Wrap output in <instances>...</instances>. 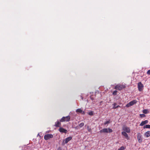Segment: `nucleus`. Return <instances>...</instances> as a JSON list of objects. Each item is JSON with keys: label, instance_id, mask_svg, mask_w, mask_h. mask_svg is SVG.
<instances>
[{"label": "nucleus", "instance_id": "nucleus-8", "mask_svg": "<svg viewBox=\"0 0 150 150\" xmlns=\"http://www.w3.org/2000/svg\"><path fill=\"white\" fill-rule=\"evenodd\" d=\"M137 139L139 143H141L142 141V138L141 134L139 133H137Z\"/></svg>", "mask_w": 150, "mask_h": 150}, {"label": "nucleus", "instance_id": "nucleus-26", "mask_svg": "<svg viewBox=\"0 0 150 150\" xmlns=\"http://www.w3.org/2000/svg\"><path fill=\"white\" fill-rule=\"evenodd\" d=\"M147 74L149 75H150V69L147 71Z\"/></svg>", "mask_w": 150, "mask_h": 150}, {"label": "nucleus", "instance_id": "nucleus-2", "mask_svg": "<svg viewBox=\"0 0 150 150\" xmlns=\"http://www.w3.org/2000/svg\"><path fill=\"white\" fill-rule=\"evenodd\" d=\"M112 130L110 128H104L101 130L100 132V133H110L112 132Z\"/></svg>", "mask_w": 150, "mask_h": 150}, {"label": "nucleus", "instance_id": "nucleus-12", "mask_svg": "<svg viewBox=\"0 0 150 150\" xmlns=\"http://www.w3.org/2000/svg\"><path fill=\"white\" fill-rule=\"evenodd\" d=\"M76 112H77L81 113L83 115H84L85 114V112L84 111H83L81 109L79 108L77 109L76 110Z\"/></svg>", "mask_w": 150, "mask_h": 150}, {"label": "nucleus", "instance_id": "nucleus-3", "mask_svg": "<svg viewBox=\"0 0 150 150\" xmlns=\"http://www.w3.org/2000/svg\"><path fill=\"white\" fill-rule=\"evenodd\" d=\"M70 117L68 116L66 117H63L60 120V121L61 122H69L70 120Z\"/></svg>", "mask_w": 150, "mask_h": 150}, {"label": "nucleus", "instance_id": "nucleus-5", "mask_svg": "<svg viewBox=\"0 0 150 150\" xmlns=\"http://www.w3.org/2000/svg\"><path fill=\"white\" fill-rule=\"evenodd\" d=\"M137 102V100H134L132 101H131L129 103L127 104L126 105V107L127 108H128L129 107L131 106H132L135 104H136Z\"/></svg>", "mask_w": 150, "mask_h": 150}, {"label": "nucleus", "instance_id": "nucleus-17", "mask_svg": "<svg viewBox=\"0 0 150 150\" xmlns=\"http://www.w3.org/2000/svg\"><path fill=\"white\" fill-rule=\"evenodd\" d=\"M87 130L89 132H91L92 130L91 128L89 127V126H87Z\"/></svg>", "mask_w": 150, "mask_h": 150}, {"label": "nucleus", "instance_id": "nucleus-24", "mask_svg": "<svg viewBox=\"0 0 150 150\" xmlns=\"http://www.w3.org/2000/svg\"><path fill=\"white\" fill-rule=\"evenodd\" d=\"M143 112L144 114H146L147 113V111L146 110H143Z\"/></svg>", "mask_w": 150, "mask_h": 150}, {"label": "nucleus", "instance_id": "nucleus-25", "mask_svg": "<svg viewBox=\"0 0 150 150\" xmlns=\"http://www.w3.org/2000/svg\"><path fill=\"white\" fill-rule=\"evenodd\" d=\"M140 115L141 117H145V115L144 114H140Z\"/></svg>", "mask_w": 150, "mask_h": 150}, {"label": "nucleus", "instance_id": "nucleus-10", "mask_svg": "<svg viewBox=\"0 0 150 150\" xmlns=\"http://www.w3.org/2000/svg\"><path fill=\"white\" fill-rule=\"evenodd\" d=\"M59 131L60 132L67 133V130L62 127H60L59 129Z\"/></svg>", "mask_w": 150, "mask_h": 150}, {"label": "nucleus", "instance_id": "nucleus-13", "mask_svg": "<svg viewBox=\"0 0 150 150\" xmlns=\"http://www.w3.org/2000/svg\"><path fill=\"white\" fill-rule=\"evenodd\" d=\"M148 122V121L147 120H146L144 121H142L140 124V126H142L144 125L147 124Z\"/></svg>", "mask_w": 150, "mask_h": 150}, {"label": "nucleus", "instance_id": "nucleus-22", "mask_svg": "<svg viewBox=\"0 0 150 150\" xmlns=\"http://www.w3.org/2000/svg\"><path fill=\"white\" fill-rule=\"evenodd\" d=\"M110 123V120H108V121H107L106 122H105L104 123V125H106L107 124H109Z\"/></svg>", "mask_w": 150, "mask_h": 150}, {"label": "nucleus", "instance_id": "nucleus-7", "mask_svg": "<svg viewBox=\"0 0 150 150\" xmlns=\"http://www.w3.org/2000/svg\"><path fill=\"white\" fill-rule=\"evenodd\" d=\"M72 137H69L66 138L65 140H64L63 141V143L64 144H67L71 140Z\"/></svg>", "mask_w": 150, "mask_h": 150}, {"label": "nucleus", "instance_id": "nucleus-14", "mask_svg": "<svg viewBox=\"0 0 150 150\" xmlns=\"http://www.w3.org/2000/svg\"><path fill=\"white\" fill-rule=\"evenodd\" d=\"M54 126L57 127H61V124L59 122L57 121L55 123Z\"/></svg>", "mask_w": 150, "mask_h": 150}, {"label": "nucleus", "instance_id": "nucleus-20", "mask_svg": "<svg viewBox=\"0 0 150 150\" xmlns=\"http://www.w3.org/2000/svg\"><path fill=\"white\" fill-rule=\"evenodd\" d=\"M117 90H115L113 92L112 94L114 95H116L117 94Z\"/></svg>", "mask_w": 150, "mask_h": 150}, {"label": "nucleus", "instance_id": "nucleus-1", "mask_svg": "<svg viewBox=\"0 0 150 150\" xmlns=\"http://www.w3.org/2000/svg\"><path fill=\"white\" fill-rule=\"evenodd\" d=\"M125 88V86L123 84H118L115 86L114 89L120 91Z\"/></svg>", "mask_w": 150, "mask_h": 150}, {"label": "nucleus", "instance_id": "nucleus-23", "mask_svg": "<svg viewBox=\"0 0 150 150\" xmlns=\"http://www.w3.org/2000/svg\"><path fill=\"white\" fill-rule=\"evenodd\" d=\"M125 148L124 146H122L120 148H119L118 150H124Z\"/></svg>", "mask_w": 150, "mask_h": 150}, {"label": "nucleus", "instance_id": "nucleus-6", "mask_svg": "<svg viewBox=\"0 0 150 150\" xmlns=\"http://www.w3.org/2000/svg\"><path fill=\"white\" fill-rule=\"evenodd\" d=\"M53 135L52 134H47L45 135L44 136V138L45 140H47L50 138H52Z\"/></svg>", "mask_w": 150, "mask_h": 150}, {"label": "nucleus", "instance_id": "nucleus-15", "mask_svg": "<svg viewBox=\"0 0 150 150\" xmlns=\"http://www.w3.org/2000/svg\"><path fill=\"white\" fill-rule=\"evenodd\" d=\"M145 136L146 137H148L150 136V131L146 132L144 134Z\"/></svg>", "mask_w": 150, "mask_h": 150}, {"label": "nucleus", "instance_id": "nucleus-4", "mask_svg": "<svg viewBox=\"0 0 150 150\" xmlns=\"http://www.w3.org/2000/svg\"><path fill=\"white\" fill-rule=\"evenodd\" d=\"M144 85L141 82H139L137 84V88L139 91H142L143 89Z\"/></svg>", "mask_w": 150, "mask_h": 150}, {"label": "nucleus", "instance_id": "nucleus-21", "mask_svg": "<svg viewBox=\"0 0 150 150\" xmlns=\"http://www.w3.org/2000/svg\"><path fill=\"white\" fill-rule=\"evenodd\" d=\"M88 114L90 115H93V111H90L88 113Z\"/></svg>", "mask_w": 150, "mask_h": 150}, {"label": "nucleus", "instance_id": "nucleus-11", "mask_svg": "<svg viewBox=\"0 0 150 150\" xmlns=\"http://www.w3.org/2000/svg\"><path fill=\"white\" fill-rule=\"evenodd\" d=\"M122 134L125 136V138L127 139H129V137L128 134L125 132H122Z\"/></svg>", "mask_w": 150, "mask_h": 150}, {"label": "nucleus", "instance_id": "nucleus-19", "mask_svg": "<svg viewBox=\"0 0 150 150\" xmlns=\"http://www.w3.org/2000/svg\"><path fill=\"white\" fill-rule=\"evenodd\" d=\"M84 123L83 122H82L79 124V126L80 127H81L83 126H84Z\"/></svg>", "mask_w": 150, "mask_h": 150}, {"label": "nucleus", "instance_id": "nucleus-16", "mask_svg": "<svg viewBox=\"0 0 150 150\" xmlns=\"http://www.w3.org/2000/svg\"><path fill=\"white\" fill-rule=\"evenodd\" d=\"M117 105V104L116 103H114L113 104V108L114 109H116V108H117L118 107H120V106L119 105H117V106H116Z\"/></svg>", "mask_w": 150, "mask_h": 150}, {"label": "nucleus", "instance_id": "nucleus-9", "mask_svg": "<svg viewBox=\"0 0 150 150\" xmlns=\"http://www.w3.org/2000/svg\"><path fill=\"white\" fill-rule=\"evenodd\" d=\"M123 130L127 133H129L130 132V129L129 128L125 126H124L122 128Z\"/></svg>", "mask_w": 150, "mask_h": 150}, {"label": "nucleus", "instance_id": "nucleus-18", "mask_svg": "<svg viewBox=\"0 0 150 150\" xmlns=\"http://www.w3.org/2000/svg\"><path fill=\"white\" fill-rule=\"evenodd\" d=\"M144 128H150V125H146L144 126L143 127Z\"/></svg>", "mask_w": 150, "mask_h": 150}]
</instances>
